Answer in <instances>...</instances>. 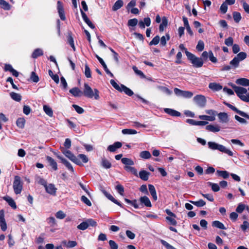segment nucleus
Here are the masks:
<instances>
[{
    "label": "nucleus",
    "mask_w": 249,
    "mask_h": 249,
    "mask_svg": "<svg viewBox=\"0 0 249 249\" xmlns=\"http://www.w3.org/2000/svg\"><path fill=\"white\" fill-rule=\"evenodd\" d=\"M195 103L200 107H203L206 104V99L202 95H197L194 98Z\"/></svg>",
    "instance_id": "nucleus-8"
},
{
    "label": "nucleus",
    "mask_w": 249,
    "mask_h": 249,
    "mask_svg": "<svg viewBox=\"0 0 249 249\" xmlns=\"http://www.w3.org/2000/svg\"><path fill=\"white\" fill-rule=\"evenodd\" d=\"M84 73L87 78H90L91 77L90 69L87 65H85Z\"/></svg>",
    "instance_id": "nucleus-60"
},
{
    "label": "nucleus",
    "mask_w": 249,
    "mask_h": 249,
    "mask_svg": "<svg viewBox=\"0 0 249 249\" xmlns=\"http://www.w3.org/2000/svg\"><path fill=\"white\" fill-rule=\"evenodd\" d=\"M220 122L222 123H226L229 121V117L227 113L220 112L217 114Z\"/></svg>",
    "instance_id": "nucleus-17"
},
{
    "label": "nucleus",
    "mask_w": 249,
    "mask_h": 249,
    "mask_svg": "<svg viewBox=\"0 0 249 249\" xmlns=\"http://www.w3.org/2000/svg\"><path fill=\"white\" fill-rule=\"evenodd\" d=\"M186 55L193 65L196 68H200L203 65L201 58L197 57L188 51H186Z\"/></svg>",
    "instance_id": "nucleus-4"
},
{
    "label": "nucleus",
    "mask_w": 249,
    "mask_h": 249,
    "mask_svg": "<svg viewBox=\"0 0 249 249\" xmlns=\"http://www.w3.org/2000/svg\"><path fill=\"white\" fill-rule=\"evenodd\" d=\"M151 19L149 17L145 18L143 20H140L138 23V25L141 29H143L145 28V26L149 27L151 24Z\"/></svg>",
    "instance_id": "nucleus-11"
},
{
    "label": "nucleus",
    "mask_w": 249,
    "mask_h": 249,
    "mask_svg": "<svg viewBox=\"0 0 249 249\" xmlns=\"http://www.w3.org/2000/svg\"><path fill=\"white\" fill-rule=\"evenodd\" d=\"M170 39V36L168 34H166L165 36H162L160 38V44L164 46L166 44V41Z\"/></svg>",
    "instance_id": "nucleus-46"
},
{
    "label": "nucleus",
    "mask_w": 249,
    "mask_h": 249,
    "mask_svg": "<svg viewBox=\"0 0 249 249\" xmlns=\"http://www.w3.org/2000/svg\"><path fill=\"white\" fill-rule=\"evenodd\" d=\"M25 123V121L22 118H18L16 122L17 126L20 128H23L24 127Z\"/></svg>",
    "instance_id": "nucleus-49"
},
{
    "label": "nucleus",
    "mask_w": 249,
    "mask_h": 249,
    "mask_svg": "<svg viewBox=\"0 0 249 249\" xmlns=\"http://www.w3.org/2000/svg\"><path fill=\"white\" fill-rule=\"evenodd\" d=\"M57 5L58 12L59 13L60 18L61 20H65L66 19V17L62 4L60 1H58Z\"/></svg>",
    "instance_id": "nucleus-12"
},
{
    "label": "nucleus",
    "mask_w": 249,
    "mask_h": 249,
    "mask_svg": "<svg viewBox=\"0 0 249 249\" xmlns=\"http://www.w3.org/2000/svg\"><path fill=\"white\" fill-rule=\"evenodd\" d=\"M150 173L146 171L142 170L139 172V177L143 180L146 181L148 179Z\"/></svg>",
    "instance_id": "nucleus-28"
},
{
    "label": "nucleus",
    "mask_w": 249,
    "mask_h": 249,
    "mask_svg": "<svg viewBox=\"0 0 249 249\" xmlns=\"http://www.w3.org/2000/svg\"><path fill=\"white\" fill-rule=\"evenodd\" d=\"M164 111L167 114L172 116H180L181 114L179 112L171 108H165Z\"/></svg>",
    "instance_id": "nucleus-18"
},
{
    "label": "nucleus",
    "mask_w": 249,
    "mask_h": 249,
    "mask_svg": "<svg viewBox=\"0 0 249 249\" xmlns=\"http://www.w3.org/2000/svg\"><path fill=\"white\" fill-rule=\"evenodd\" d=\"M35 180L36 182L38 184L43 185L44 186H45L47 184L46 180L39 176L36 177Z\"/></svg>",
    "instance_id": "nucleus-57"
},
{
    "label": "nucleus",
    "mask_w": 249,
    "mask_h": 249,
    "mask_svg": "<svg viewBox=\"0 0 249 249\" xmlns=\"http://www.w3.org/2000/svg\"><path fill=\"white\" fill-rule=\"evenodd\" d=\"M46 221L51 227H54L56 225V222L54 217L51 216L47 218Z\"/></svg>",
    "instance_id": "nucleus-40"
},
{
    "label": "nucleus",
    "mask_w": 249,
    "mask_h": 249,
    "mask_svg": "<svg viewBox=\"0 0 249 249\" xmlns=\"http://www.w3.org/2000/svg\"><path fill=\"white\" fill-rule=\"evenodd\" d=\"M101 165L105 169H109L112 164L111 162L105 158H103L101 160Z\"/></svg>",
    "instance_id": "nucleus-26"
},
{
    "label": "nucleus",
    "mask_w": 249,
    "mask_h": 249,
    "mask_svg": "<svg viewBox=\"0 0 249 249\" xmlns=\"http://www.w3.org/2000/svg\"><path fill=\"white\" fill-rule=\"evenodd\" d=\"M0 5L5 10H9L10 9V4L4 0H0Z\"/></svg>",
    "instance_id": "nucleus-53"
},
{
    "label": "nucleus",
    "mask_w": 249,
    "mask_h": 249,
    "mask_svg": "<svg viewBox=\"0 0 249 249\" xmlns=\"http://www.w3.org/2000/svg\"><path fill=\"white\" fill-rule=\"evenodd\" d=\"M102 192L104 194V195L109 199L110 200V201H111L112 202H113V203H114L115 204H117L118 206L121 207H123V205L122 204L119 202L118 200H117L116 199H115L113 197V196L109 193H107L106 191L105 190H103L102 191Z\"/></svg>",
    "instance_id": "nucleus-13"
},
{
    "label": "nucleus",
    "mask_w": 249,
    "mask_h": 249,
    "mask_svg": "<svg viewBox=\"0 0 249 249\" xmlns=\"http://www.w3.org/2000/svg\"><path fill=\"white\" fill-rule=\"evenodd\" d=\"M208 147L213 150H218L222 153L227 154L229 156H232L233 152L225 146L217 143L214 142H208Z\"/></svg>",
    "instance_id": "nucleus-2"
},
{
    "label": "nucleus",
    "mask_w": 249,
    "mask_h": 249,
    "mask_svg": "<svg viewBox=\"0 0 249 249\" xmlns=\"http://www.w3.org/2000/svg\"><path fill=\"white\" fill-rule=\"evenodd\" d=\"M204 48V43L203 41L199 40L196 45V49L199 51L201 52L203 50Z\"/></svg>",
    "instance_id": "nucleus-61"
},
{
    "label": "nucleus",
    "mask_w": 249,
    "mask_h": 249,
    "mask_svg": "<svg viewBox=\"0 0 249 249\" xmlns=\"http://www.w3.org/2000/svg\"><path fill=\"white\" fill-rule=\"evenodd\" d=\"M133 71L136 74L141 76L142 78H145V76L144 73L140 70H138L136 66H133L132 68Z\"/></svg>",
    "instance_id": "nucleus-62"
},
{
    "label": "nucleus",
    "mask_w": 249,
    "mask_h": 249,
    "mask_svg": "<svg viewBox=\"0 0 249 249\" xmlns=\"http://www.w3.org/2000/svg\"><path fill=\"white\" fill-rule=\"evenodd\" d=\"M190 203L194 204V205L198 207H201L205 205L206 203L205 202L202 200L200 199L198 201H189Z\"/></svg>",
    "instance_id": "nucleus-38"
},
{
    "label": "nucleus",
    "mask_w": 249,
    "mask_h": 249,
    "mask_svg": "<svg viewBox=\"0 0 249 249\" xmlns=\"http://www.w3.org/2000/svg\"><path fill=\"white\" fill-rule=\"evenodd\" d=\"M115 189L118 193L121 196L124 195V188L123 185L121 184H118L115 186Z\"/></svg>",
    "instance_id": "nucleus-52"
},
{
    "label": "nucleus",
    "mask_w": 249,
    "mask_h": 249,
    "mask_svg": "<svg viewBox=\"0 0 249 249\" xmlns=\"http://www.w3.org/2000/svg\"><path fill=\"white\" fill-rule=\"evenodd\" d=\"M78 159L80 160H81L83 163H87L89 161V159L87 156L84 154H79L77 157Z\"/></svg>",
    "instance_id": "nucleus-59"
},
{
    "label": "nucleus",
    "mask_w": 249,
    "mask_h": 249,
    "mask_svg": "<svg viewBox=\"0 0 249 249\" xmlns=\"http://www.w3.org/2000/svg\"><path fill=\"white\" fill-rule=\"evenodd\" d=\"M122 133L124 135L128 134H136L137 133L136 130L132 129H124L122 130Z\"/></svg>",
    "instance_id": "nucleus-50"
},
{
    "label": "nucleus",
    "mask_w": 249,
    "mask_h": 249,
    "mask_svg": "<svg viewBox=\"0 0 249 249\" xmlns=\"http://www.w3.org/2000/svg\"><path fill=\"white\" fill-rule=\"evenodd\" d=\"M240 227L244 231H245L247 229H249V223L247 221H244Z\"/></svg>",
    "instance_id": "nucleus-64"
},
{
    "label": "nucleus",
    "mask_w": 249,
    "mask_h": 249,
    "mask_svg": "<svg viewBox=\"0 0 249 249\" xmlns=\"http://www.w3.org/2000/svg\"><path fill=\"white\" fill-rule=\"evenodd\" d=\"M10 95L12 99L16 101L19 102L21 99V95L18 93L12 92L10 93Z\"/></svg>",
    "instance_id": "nucleus-42"
},
{
    "label": "nucleus",
    "mask_w": 249,
    "mask_h": 249,
    "mask_svg": "<svg viewBox=\"0 0 249 249\" xmlns=\"http://www.w3.org/2000/svg\"><path fill=\"white\" fill-rule=\"evenodd\" d=\"M158 89L167 95H170L172 93L171 90H170L169 89H168L167 88L165 87L159 86Z\"/></svg>",
    "instance_id": "nucleus-58"
},
{
    "label": "nucleus",
    "mask_w": 249,
    "mask_h": 249,
    "mask_svg": "<svg viewBox=\"0 0 249 249\" xmlns=\"http://www.w3.org/2000/svg\"><path fill=\"white\" fill-rule=\"evenodd\" d=\"M138 20L137 18H133L128 20L127 25L128 26L134 27L137 25Z\"/></svg>",
    "instance_id": "nucleus-56"
},
{
    "label": "nucleus",
    "mask_w": 249,
    "mask_h": 249,
    "mask_svg": "<svg viewBox=\"0 0 249 249\" xmlns=\"http://www.w3.org/2000/svg\"><path fill=\"white\" fill-rule=\"evenodd\" d=\"M209 88L213 91H219L222 89V86L219 83H211L209 85Z\"/></svg>",
    "instance_id": "nucleus-22"
},
{
    "label": "nucleus",
    "mask_w": 249,
    "mask_h": 249,
    "mask_svg": "<svg viewBox=\"0 0 249 249\" xmlns=\"http://www.w3.org/2000/svg\"><path fill=\"white\" fill-rule=\"evenodd\" d=\"M240 62L235 57L231 60L230 64L231 66L232 69H236L239 67Z\"/></svg>",
    "instance_id": "nucleus-47"
},
{
    "label": "nucleus",
    "mask_w": 249,
    "mask_h": 249,
    "mask_svg": "<svg viewBox=\"0 0 249 249\" xmlns=\"http://www.w3.org/2000/svg\"><path fill=\"white\" fill-rule=\"evenodd\" d=\"M62 151L65 156H66L74 163L78 165H82V162L80 160H79L78 158L74 156L70 150L63 148Z\"/></svg>",
    "instance_id": "nucleus-6"
},
{
    "label": "nucleus",
    "mask_w": 249,
    "mask_h": 249,
    "mask_svg": "<svg viewBox=\"0 0 249 249\" xmlns=\"http://www.w3.org/2000/svg\"><path fill=\"white\" fill-rule=\"evenodd\" d=\"M111 85L117 90L120 91L122 88V85L119 86L114 80L111 79L110 81Z\"/></svg>",
    "instance_id": "nucleus-63"
},
{
    "label": "nucleus",
    "mask_w": 249,
    "mask_h": 249,
    "mask_svg": "<svg viewBox=\"0 0 249 249\" xmlns=\"http://www.w3.org/2000/svg\"><path fill=\"white\" fill-rule=\"evenodd\" d=\"M68 41L69 44L72 47L73 50L74 51H75V46H74L73 38V37H72L71 35L70 34H69V36H68Z\"/></svg>",
    "instance_id": "nucleus-54"
},
{
    "label": "nucleus",
    "mask_w": 249,
    "mask_h": 249,
    "mask_svg": "<svg viewBox=\"0 0 249 249\" xmlns=\"http://www.w3.org/2000/svg\"><path fill=\"white\" fill-rule=\"evenodd\" d=\"M131 166V165L125 166L124 168L126 171L130 172L133 175L137 176L138 174L137 170L134 167Z\"/></svg>",
    "instance_id": "nucleus-39"
},
{
    "label": "nucleus",
    "mask_w": 249,
    "mask_h": 249,
    "mask_svg": "<svg viewBox=\"0 0 249 249\" xmlns=\"http://www.w3.org/2000/svg\"><path fill=\"white\" fill-rule=\"evenodd\" d=\"M121 161L125 166L133 165L134 164V161L131 159L127 158L121 159Z\"/></svg>",
    "instance_id": "nucleus-35"
},
{
    "label": "nucleus",
    "mask_w": 249,
    "mask_h": 249,
    "mask_svg": "<svg viewBox=\"0 0 249 249\" xmlns=\"http://www.w3.org/2000/svg\"><path fill=\"white\" fill-rule=\"evenodd\" d=\"M206 129L208 131L212 132H217L220 131V126L218 125L210 124L206 126Z\"/></svg>",
    "instance_id": "nucleus-23"
},
{
    "label": "nucleus",
    "mask_w": 249,
    "mask_h": 249,
    "mask_svg": "<svg viewBox=\"0 0 249 249\" xmlns=\"http://www.w3.org/2000/svg\"><path fill=\"white\" fill-rule=\"evenodd\" d=\"M70 92L74 97H80L83 95V92L76 87L71 89Z\"/></svg>",
    "instance_id": "nucleus-21"
},
{
    "label": "nucleus",
    "mask_w": 249,
    "mask_h": 249,
    "mask_svg": "<svg viewBox=\"0 0 249 249\" xmlns=\"http://www.w3.org/2000/svg\"><path fill=\"white\" fill-rule=\"evenodd\" d=\"M46 191L48 194L55 196L56 195L57 188L55 187L54 185L53 184H46L44 186Z\"/></svg>",
    "instance_id": "nucleus-10"
},
{
    "label": "nucleus",
    "mask_w": 249,
    "mask_h": 249,
    "mask_svg": "<svg viewBox=\"0 0 249 249\" xmlns=\"http://www.w3.org/2000/svg\"><path fill=\"white\" fill-rule=\"evenodd\" d=\"M186 122L190 124L193 125H201L204 126L208 124L207 122L205 121H196L193 119H187Z\"/></svg>",
    "instance_id": "nucleus-15"
},
{
    "label": "nucleus",
    "mask_w": 249,
    "mask_h": 249,
    "mask_svg": "<svg viewBox=\"0 0 249 249\" xmlns=\"http://www.w3.org/2000/svg\"><path fill=\"white\" fill-rule=\"evenodd\" d=\"M148 188H149V190L150 193V194L152 196L154 200H157L158 198H157V193H156V191L155 187L153 185L149 184L148 185Z\"/></svg>",
    "instance_id": "nucleus-27"
},
{
    "label": "nucleus",
    "mask_w": 249,
    "mask_h": 249,
    "mask_svg": "<svg viewBox=\"0 0 249 249\" xmlns=\"http://www.w3.org/2000/svg\"><path fill=\"white\" fill-rule=\"evenodd\" d=\"M46 159L54 170H56L57 169V164L54 160L49 156H47Z\"/></svg>",
    "instance_id": "nucleus-29"
},
{
    "label": "nucleus",
    "mask_w": 249,
    "mask_h": 249,
    "mask_svg": "<svg viewBox=\"0 0 249 249\" xmlns=\"http://www.w3.org/2000/svg\"><path fill=\"white\" fill-rule=\"evenodd\" d=\"M3 199L5 200L13 209H16L17 208L16 204L14 199L9 196H5L3 197Z\"/></svg>",
    "instance_id": "nucleus-20"
},
{
    "label": "nucleus",
    "mask_w": 249,
    "mask_h": 249,
    "mask_svg": "<svg viewBox=\"0 0 249 249\" xmlns=\"http://www.w3.org/2000/svg\"><path fill=\"white\" fill-rule=\"evenodd\" d=\"M84 90L83 94L86 97L89 98H92L93 97L96 100H98L99 98V91L96 89H94V90L89 87V86L86 83L84 84Z\"/></svg>",
    "instance_id": "nucleus-3"
},
{
    "label": "nucleus",
    "mask_w": 249,
    "mask_h": 249,
    "mask_svg": "<svg viewBox=\"0 0 249 249\" xmlns=\"http://www.w3.org/2000/svg\"><path fill=\"white\" fill-rule=\"evenodd\" d=\"M232 110L235 111L236 113H237L238 114H239L240 115H241V116L243 117H245V118H246L248 119H249V115H248L246 113L242 111H241L239 109H238L236 107H235L234 106L232 108Z\"/></svg>",
    "instance_id": "nucleus-45"
},
{
    "label": "nucleus",
    "mask_w": 249,
    "mask_h": 249,
    "mask_svg": "<svg viewBox=\"0 0 249 249\" xmlns=\"http://www.w3.org/2000/svg\"><path fill=\"white\" fill-rule=\"evenodd\" d=\"M122 146V144L121 142H114L113 144L109 145L107 147V150L111 152H113L116 151V150L120 148H121Z\"/></svg>",
    "instance_id": "nucleus-14"
},
{
    "label": "nucleus",
    "mask_w": 249,
    "mask_h": 249,
    "mask_svg": "<svg viewBox=\"0 0 249 249\" xmlns=\"http://www.w3.org/2000/svg\"><path fill=\"white\" fill-rule=\"evenodd\" d=\"M212 226L222 230H226V228L224 224L219 221H214L212 223Z\"/></svg>",
    "instance_id": "nucleus-34"
},
{
    "label": "nucleus",
    "mask_w": 249,
    "mask_h": 249,
    "mask_svg": "<svg viewBox=\"0 0 249 249\" xmlns=\"http://www.w3.org/2000/svg\"><path fill=\"white\" fill-rule=\"evenodd\" d=\"M43 108L44 111L47 115H48L50 117L53 116V111L49 106L47 105H44Z\"/></svg>",
    "instance_id": "nucleus-32"
},
{
    "label": "nucleus",
    "mask_w": 249,
    "mask_h": 249,
    "mask_svg": "<svg viewBox=\"0 0 249 249\" xmlns=\"http://www.w3.org/2000/svg\"><path fill=\"white\" fill-rule=\"evenodd\" d=\"M207 184L208 186L211 187L212 190L214 192H218L220 190L219 185L217 183H214L211 182H208Z\"/></svg>",
    "instance_id": "nucleus-36"
},
{
    "label": "nucleus",
    "mask_w": 249,
    "mask_h": 249,
    "mask_svg": "<svg viewBox=\"0 0 249 249\" xmlns=\"http://www.w3.org/2000/svg\"><path fill=\"white\" fill-rule=\"evenodd\" d=\"M124 4L123 1L122 0H117L114 5L112 7V10L114 11H116L121 8Z\"/></svg>",
    "instance_id": "nucleus-30"
},
{
    "label": "nucleus",
    "mask_w": 249,
    "mask_h": 249,
    "mask_svg": "<svg viewBox=\"0 0 249 249\" xmlns=\"http://www.w3.org/2000/svg\"><path fill=\"white\" fill-rule=\"evenodd\" d=\"M235 93L238 96V97L243 100V97L245 96V94L247 92V89L244 88L237 86L233 87Z\"/></svg>",
    "instance_id": "nucleus-9"
},
{
    "label": "nucleus",
    "mask_w": 249,
    "mask_h": 249,
    "mask_svg": "<svg viewBox=\"0 0 249 249\" xmlns=\"http://www.w3.org/2000/svg\"><path fill=\"white\" fill-rule=\"evenodd\" d=\"M246 57V53L243 52L239 53L236 56H235V58H236L240 62L244 60Z\"/></svg>",
    "instance_id": "nucleus-43"
},
{
    "label": "nucleus",
    "mask_w": 249,
    "mask_h": 249,
    "mask_svg": "<svg viewBox=\"0 0 249 249\" xmlns=\"http://www.w3.org/2000/svg\"><path fill=\"white\" fill-rule=\"evenodd\" d=\"M216 174L218 176L221 177L224 179L228 178L229 177V173L226 171L217 170Z\"/></svg>",
    "instance_id": "nucleus-37"
},
{
    "label": "nucleus",
    "mask_w": 249,
    "mask_h": 249,
    "mask_svg": "<svg viewBox=\"0 0 249 249\" xmlns=\"http://www.w3.org/2000/svg\"><path fill=\"white\" fill-rule=\"evenodd\" d=\"M168 25V20L167 18L165 17H163L162 18V22L160 25L159 26V31L160 32H162L164 29Z\"/></svg>",
    "instance_id": "nucleus-25"
},
{
    "label": "nucleus",
    "mask_w": 249,
    "mask_h": 249,
    "mask_svg": "<svg viewBox=\"0 0 249 249\" xmlns=\"http://www.w3.org/2000/svg\"><path fill=\"white\" fill-rule=\"evenodd\" d=\"M199 118L201 120H207L209 121H213L215 120V117L213 116L200 115Z\"/></svg>",
    "instance_id": "nucleus-48"
},
{
    "label": "nucleus",
    "mask_w": 249,
    "mask_h": 249,
    "mask_svg": "<svg viewBox=\"0 0 249 249\" xmlns=\"http://www.w3.org/2000/svg\"><path fill=\"white\" fill-rule=\"evenodd\" d=\"M233 18L234 19V20L238 23L240 21V20L241 19V16L240 13L237 12H234L233 13Z\"/></svg>",
    "instance_id": "nucleus-55"
},
{
    "label": "nucleus",
    "mask_w": 249,
    "mask_h": 249,
    "mask_svg": "<svg viewBox=\"0 0 249 249\" xmlns=\"http://www.w3.org/2000/svg\"><path fill=\"white\" fill-rule=\"evenodd\" d=\"M57 158L61 160V162L66 166V167L70 170L71 172H74V169L71 164L61 156H57Z\"/></svg>",
    "instance_id": "nucleus-16"
},
{
    "label": "nucleus",
    "mask_w": 249,
    "mask_h": 249,
    "mask_svg": "<svg viewBox=\"0 0 249 249\" xmlns=\"http://www.w3.org/2000/svg\"><path fill=\"white\" fill-rule=\"evenodd\" d=\"M13 187L16 195L21 193L22 190V183L19 176H16L15 177Z\"/></svg>",
    "instance_id": "nucleus-5"
},
{
    "label": "nucleus",
    "mask_w": 249,
    "mask_h": 249,
    "mask_svg": "<svg viewBox=\"0 0 249 249\" xmlns=\"http://www.w3.org/2000/svg\"><path fill=\"white\" fill-rule=\"evenodd\" d=\"M140 156L144 159H148L151 157L150 153L148 151H143L140 153Z\"/></svg>",
    "instance_id": "nucleus-41"
},
{
    "label": "nucleus",
    "mask_w": 249,
    "mask_h": 249,
    "mask_svg": "<svg viewBox=\"0 0 249 249\" xmlns=\"http://www.w3.org/2000/svg\"><path fill=\"white\" fill-rule=\"evenodd\" d=\"M123 91H124L126 95L130 96H132L134 94L132 90H131L130 89L126 87L124 85L122 84V88L120 90V92Z\"/></svg>",
    "instance_id": "nucleus-31"
},
{
    "label": "nucleus",
    "mask_w": 249,
    "mask_h": 249,
    "mask_svg": "<svg viewBox=\"0 0 249 249\" xmlns=\"http://www.w3.org/2000/svg\"><path fill=\"white\" fill-rule=\"evenodd\" d=\"M49 74L56 83H59V78L57 74H53V72L50 70L49 71Z\"/></svg>",
    "instance_id": "nucleus-51"
},
{
    "label": "nucleus",
    "mask_w": 249,
    "mask_h": 249,
    "mask_svg": "<svg viewBox=\"0 0 249 249\" xmlns=\"http://www.w3.org/2000/svg\"><path fill=\"white\" fill-rule=\"evenodd\" d=\"M43 54V51L39 48L36 49L33 52L32 56L33 58H36L38 56H41Z\"/></svg>",
    "instance_id": "nucleus-33"
},
{
    "label": "nucleus",
    "mask_w": 249,
    "mask_h": 249,
    "mask_svg": "<svg viewBox=\"0 0 249 249\" xmlns=\"http://www.w3.org/2000/svg\"><path fill=\"white\" fill-rule=\"evenodd\" d=\"M140 201L141 203L143 204L146 207H151L152 206L150 199L146 196L141 197L140 198Z\"/></svg>",
    "instance_id": "nucleus-19"
},
{
    "label": "nucleus",
    "mask_w": 249,
    "mask_h": 249,
    "mask_svg": "<svg viewBox=\"0 0 249 249\" xmlns=\"http://www.w3.org/2000/svg\"><path fill=\"white\" fill-rule=\"evenodd\" d=\"M232 110L235 111L236 113H237L238 114H239L240 115H241V116L243 117H245V118H246L248 119H249V115H248L246 113L242 111H241L239 109H238L236 107H235L234 106L232 108Z\"/></svg>",
    "instance_id": "nucleus-44"
},
{
    "label": "nucleus",
    "mask_w": 249,
    "mask_h": 249,
    "mask_svg": "<svg viewBox=\"0 0 249 249\" xmlns=\"http://www.w3.org/2000/svg\"><path fill=\"white\" fill-rule=\"evenodd\" d=\"M208 147L213 150H218L222 153L227 154L229 156H232L233 152L225 146L217 143L214 142H208Z\"/></svg>",
    "instance_id": "nucleus-1"
},
{
    "label": "nucleus",
    "mask_w": 249,
    "mask_h": 249,
    "mask_svg": "<svg viewBox=\"0 0 249 249\" xmlns=\"http://www.w3.org/2000/svg\"><path fill=\"white\" fill-rule=\"evenodd\" d=\"M236 83L243 86H249V80L245 78H240L236 80Z\"/></svg>",
    "instance_id": "nucleus-24"
},
{
    "label": "nucleus",
    "mask_w": 249,
    "mask_h": 249,
    "mask_svg": "<svg viewBox=\"0 0 249 249\" xmlns=\"http://www.w3.org/2000/svg\"><path fill=\"white\" fill-rule=\"evenodd\" d=\"M174 92L176 95L185 98H190L193 96V93L189 91L182 90L178 88H175Z\"/></svg>",
    "instance_id": "nucleus-7"
}]
</instances>
